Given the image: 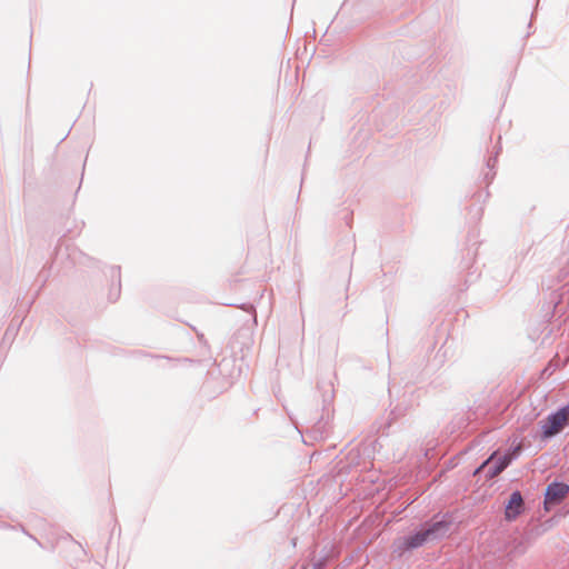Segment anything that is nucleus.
Returning a JSON list of instances; mask_svg holds the SVG:
<instances>
[{"label":"nucleus","mask_w":569,"mask_h":569,"mask_svg":"<svg viewBox=\"0 0 569 569\" xmlns=\"http://www.w3.org/2000/svg\"><path fill=\"white\" fill-rule=\"evenodd\" d=\"M543 438H551L569 425V405L548 416L541 422Z\"/></svg>","instance_id":"obj_1"},{"label":"nucleus","mask_w":569,"mask_h":569,"mask_svg":"<svg viewBox=\"0 0 569 569\" xmlns=\"http://www.w3.org/2000/svg\"><path fill=\"white\" fill-rule=\"evenodd\" d=\"M523 509V500L519 491L511 493L510 499L506 506L505 516L506 519L511 521L515 520Z\"/></svg>","instance_id":"obj_5"},{"label":"nucleus","mask_w":569,"mask_h":569,"mask_svg":"<svg viewBox=\"0 0 569 569\" xmlns=\"http://www.w3.org/2000/svg\"><path fill=\"white\" fill-rule=\"evenodd\" d=\"M443 527H445V525L442 522H436L430 528H428L426 530H421V531L417 532L416 535H413L409 538H406L402 541V548L403 549H413V548L420 547L428 540V538H430L435 532H437L438 530H440Z\"/></svg>","instance_id":"obj_2"},{"label":"nucleus","mask_w":569,"mask_h":569,"mask_svg":"<svg viewBox=\"0 0 569 569\" xmlns=\"http://www.w3.org/2000/svg\"><path fill=\"white\" fill-rule=\"evenodd\" d=\"M512 457L510 455H505L498 457L493 453L489 459H487L478 470L487 469L489 477L493 478L498 476L511 461Z\"/></svg>","instance_id":"obj_3"},{"label":"nucleus","mask_w":569,"mask_h":569,"mask_svg":"<svg viewBox=\"0 0 569 569\" xmlns=\"http://www.w3.org/2000/svg\"><path fill=\"white\" fill-rule=\"evenodd\" d=\"M569 487L565 483L553 482L548 486L546 491L545 505L548 509L549 506L560 503L567 496Z\"/></svg>","instance_id":"obj_4"}]
</instances>
